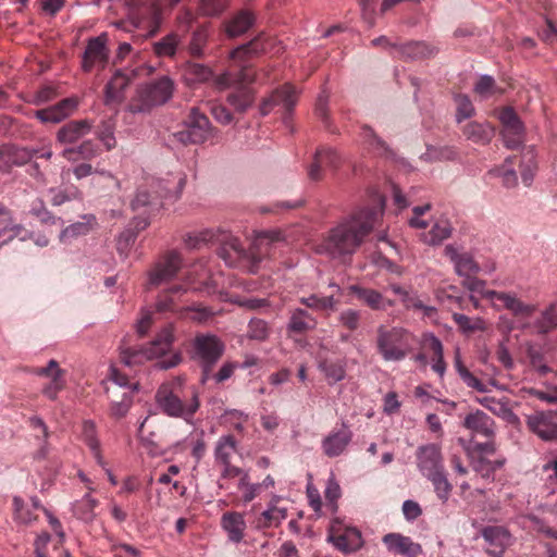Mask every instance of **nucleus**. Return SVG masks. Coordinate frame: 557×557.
Returning <instances> with one entry per match:
<instances>
[{
    "instance_id": "obj_1",
    "label": "nucleus",
    "mask_w": 557,
    "mask_h": 557,
    "mask_svg": "<svg viewBox=\"0 0 557 557\" xmlns=\"http://www.w3.org/2000/svg\"><path fill=\"white\" fill-rule=\"evenodd\" d=\"M384 200L379 197L371 207H363L345 218L317 245L315 251L333 259L352 255L383 216Z\"/></svg>"
},
{
    "instance_id": "obj_2",
    "label": "nucleus",
    "mask_w": 557,
    "mask_h": 557,
    "mask_svg": "<svg viewBox=\"0 0 557 557\" xmlns=\"http://www.w3.org/2000/svg\"><path fill=\"white\" fill-rule=\"evenodd\" d=\"M156 401L166 416L181 418L190 424L200 407L198 389L195 386H186L182 376L163 383L157 391Z\"/></svg>"
},
{
    "instance_id": "obj_3",
    "label": "nucleus",
    "mask_w": 557,
    "mask_h": 557,
    "mask_svg": "<svg viewBox=\"0 0 557 557\" xmlns=\"http://www.w3.org/2000/svg\"><path fill=\"white\" fill-rule=\"evenodd\" d=\"M281 242V233L277 231L260 232L256 234L250 250L246 251L238 238L230 237L220 248L219 256L228 267H238L243 260H250L255 267Z\"/></svg>"
},
{
    "instance_id": "obj_4",
    "label": "nucleus",
    "mask_w": 557,
    "mask_h": 557,
    "mask_svg": "<svg viewBox=\"0 0 557 557\" xmlns=\"http://www.w3.org/2000/svg\"><path fill=\"white\" fill-rule=\"evenodd\" d=\"M412 333L398 325L376 327L375 348L385 362H400L412 350Z\"/></svg>"
},
{
    "instance_id": "obj_5",
    "label": "nucleus",
    "mask_w": 557,
    "mask_h": 557,
    "mask_svg": "<svg viewBox=\"0 0 557 557\" xmlns=\"http://www.w3.org/2000/svg\"><path fill=\"white\" fill-rule=\"evenodd\" d=\"M186 184V175L183 172L170 174L168 178L151 180L149 186L153 189V195L141 186L137 189L136 196L132 201L133 209H139L149 206L156 197H174L177 198L182 194Z\"/></svg>"
},
{
    "instance_id": "obj_6",
    "label": "nucleus",
    "mask_w": 557,
    "mask_h": 557,
    "mask_svg": "<svg viewBox=\"0 0 557 557\" xmlns=\"http://www.w3.org/2000/svg\"><path fill=\"white\" fill-rule=\"evenodd\" d=\"M238 443L232 434L221 435L213 449L214 465L220 470L218 487L228 490V481L236 478L243 468L232 465V458L237 453Z\"/></svg>"
},
{
    "instance_id": "obj_7",
    "label": "nucleus",
    "mask_w": 557,
    "mask_h": 557,
    "mask_svg": "<svg viewBox=\"0 0 557 557\" xmlns=\"http://www.w3.org/2000/svg\"><path fill=\"white\" fill-rule=\"evenodd\" d=\"M174 83L169 76H162L137 89L136 101L131 103L129 111L134 113L145 112L154 106L165 103L173 94Z\"/></svg>"
},
{
    "instance_id": "obj_8",
    "label": "nucleus",
    "mask_w": 557,
    "mask_h": 557,
    "mask_svg": "<svg viewBox=\"0 0 557 557\" xmlns=\"http://www.w3.org/2000/svg\"><path fill=\"white\" fill-rule=\"evenodd\" d=\"M174 341V326L168 324L156 336V338L145 348L125 349L121 352V360L125 366L141 363L146 360L160 358L170 351Z\"/></svg>"
},
{
    "instance_id": "obj_9",
    "label": "nucleus",
    "mask_w": 557,
    "mask_h": 557,
    "mask_svg": "<svg viewBox=\"0 0 557 557\" xmlns=\"http://www.w3.org/2000/svg\"><path fill=\"white\" fill-rule=\"evenodd\" d=\"M216 131L208 117L197 108H191L185 128L173 133V138L183 145H199L215 137Z\"/></svg>"
},
{
    "instance_id": "obj_10",
    "label": "nucleus",
    "mask_w": 557,
    "mask_h": 557,
    "mask_svg": "<svg viewBox=\"0 0 557 557\" xmlns=\"http://www.w3.org/2000/svg\"><path fill=\"white\" fill-rule=\"evenodd\" d=\"M191 348V357L201 362L205 368L202 382H206L209 368L214 364L224 352V344L216 335L206 333L195 336Z\"/></svg>"
},
{
    "instance_id": "obj_11",
    "label": "nucleus",
    "mask_w": 557,
    "mask_h": 557,
    "mask_svg": "<svg viewBox=\"0 0 557 557\" xmlns=\"http://www.w3.org/2000/svg\"><path fill=\"white\" fill-rule=\"evenodd\" d=\"M182 268V256L177 251L166 252L147 272V289L169 283L176 277Z\"/></svg>"
},
{
    "instance_id": "obj_12",
    "label": "nucleus",
    "mask_w": 557,
    "mask_h": 557,
    "mask_svg": "<svg viewBox=\"0 0 557 557\" xmlns=\"http://www.w3.org/2000/svg\"><path fill=\"white\" fill-rule=\"evenodd\" d=\"M326 541L343 554H351L363 546L361 532L357 528L343 527L339 519L331 521Z\"/></svg>"
},
{
    "instance_id": "obj_13",
    "label": "nucleus",
    "mask_w": 557,
    "mask_h": 557,
    "mask_svg": "<svg viewBox=\"0 0 557 557\" xmlns=\"http://www.w3.org/2000/svg\"><path fill=\"white\" fill-rule=\"evenodd\" d=\"M107 42L108 36L106 33L88 39L82 61V67L85 72H90L96 66L106 67L109 60Z\"/></svg>"
},
{
    "instance_id": "obj_14",
    "label": "nucleus",
    "mask_w": 557,
    "mask_h": 557,
    "mask_svg": "<svg viewBox=\"0 0 557 557\" xmlns=\"http://www.w3.org/2000/svg\"><path fill=\"white\" fill-rule=\"evenodd\" d=\"M490 301L496 310H509L520 318H530L536 310L533 304L523 302L516 293L512 292H491Z\"/></svg>"
},
{
    "instance_id": "obj_15",
    "label": "nucleus",
    "mask_w": 557,
    "mask_h": 557,
    "mask_svg": "<svg viewBox=\"0 0 557 557\" xmlns=\"http://www.w3.org/2000/svg\"><path fill=\"white\" fill-rule=\"evenodd\" d=\"M33 373L48 380L41 392L50 400H55L59 393L65 387L64 371L54 359H51L46 367L36 368Z\"/></svg>"
},
{
    "instance_id": "obj_16",
    "label": "nucleus",
    "mask_w": 557,
    "mask_h": 557,
    "mask_svg": "<svg viewBox=\"0 0 557 557\" xmlns=\"http://www.w3.org/2000/svg\"><path fill=\"white\" fill-rule=\"evenodd\" d=\"M283 497L277 494H272L265 508L256 516L253 527L256 530H265L276 528L287 518V507L282 506Z\"/></svg>"
},
{
    "instance_id": "obj_17",
    "label": "nucleus",
    "mask_w": 557,
    "mask_h": 557,
    "mask_svg": "<svg viewBox=\"0 0 557 557\" xmlns=\"http://www.w3.org/2000/svg\"><path fill=\"white\" fill-rule=\"evenodd\" d=\"M503 125V138L506 147L516 149L524 141V126L511 108H506L499 113Z\"/></svg>"
},
{
    "instance_id": "obj_18",
    "label": "nucleus",
    "mask_w": 557,
    "mask_h": 557,
    "mask_svg": "<svg viewBox=\"0 0 557 557\" xmlns=\"http://www.w3.org/2000/svg\"><path fill=\"white\" fill-rule=\"evenodd\" d=\"M529 430L546 442H557V421L555 411H537L528 416Z\"/></svg>"
},
{
    "instance_id": "obj_19",
    "label": "nucleus",
    "mask_w": 557,
    "mask_h": 557,
    "mask_svg": "<svg viewBox=\"0 0 557 557\" xmlns=\"http://www.w3.org/2000/svg\"><path fill=\"white\" fill-rule=\"evenodd\" d=\"M416 457L418 470L424 478L445 470L442 451L436 444L419 446Z\"/></svg>"
},
{
    "instance_id": "obj_20",
    "label": "nucleus",
    "mask_w": 557,
    "mask_h": 557,
    "mask_svg": "<svg viewBox=\"0 0 557 557\" xmlns=\"http://www.w3.org/2000/svg\"><path fill=\"white\" fill-rule=\"evenodd\" d=\"M444 253L454 264L456 274L462 277V280L470 275H476L481 271V267L473 256L469 252L460 251L454 244L446 245Z\"/></svg>"
},
{
    "instance_id": "obj_21",
    "label": "nucleus",
    "mask_w": 557,
    "mask_h": 557,
    "mask_svg": "<svg viewBox=\"0 0 557 557\" xmlns=\"http://www.w3.org/2000/svg\"><path fill=\"white\" fill-rule=\"evenodd\" d=\"M352 440V432L346 423L342 428L330 432L321 443L323 453L330 457H338L348 447Z\"/></svg>"
},
{
    "instance_id": "obj_22",
    "label": "nucleus",
    "mask_w": 557,
    "mask_h": 557,
    "mask_svg": "<svg viewBox=\"0 0 557 557\" xmlns=\"http://www.w3.org/2000/svg\"><path fill=\"white\" fill-rule=\"evenodd\" d=\"M296 101L297 90L294 86L286 84L262 101L260 106V113L262 115L269 114L274 106H282L287 112H290L296 104Z\"/></svg>"
},
{
    "instance_id": "obj_23",
    "label": "nucleus",
    "mask_w": 557,
    "mask_h": 557,
    "mask_svg": "<svg viewBox=\"0 0 557 557\" xmlns=\"http://www.w3.org/2000/svg\"><path fill=\"white\" fill-rule=\"evenodd\" d=\"M77 108L75 98H66L54 106L37 110L35 116L42 123H60L70 116Z\"/></svg>"
},
{
    "instance_id": "obj_24",
    "label": "nucleus",
    "mask_w": 557,
    "mask_h": 557,
    "mask_svg": "<svg viewBox=\"0 0 557 557\" xmlns=\"http://www.w3.org/2000/svg\"><path fill=\"white\" fill-rule=\"evenodd\" d=\"M221 528L226 533L228 542L239 544L244 541L247 523L239 511H226L221 517Z\"/></svg>"
},
{
    "instance_id": "obj_25",
    "label": "nucleus",
    "mask_w": 557,
    "mask_h": 557,
    "mask_svg": "<svg viewBox=\"0 0 557 557\" xmlns=\"http://www.w3.org/2000/svg\"><path fill=\"white\" fill-rule=\"evenodd\" d=\"M383 543L389 552L405 557H418L422 550L419 543L400 533L384 535Z\"/></svg>"
},
{
    "instance_id": "obj_26",
    "label": "nucleus",
    "mask_w": 557,
    "mask_h": 557,
    "mask_svg": "<svg viewBox=\"0 0 557 557\" xmlns=\"http://www.w3.org/2000/svg\"><path fill=\"white\" fill-rule=\"evenodd\" d=\"M482 536L494 547V549L490 550L494 557H502L504 550L512 543L510 532L505 527L500 525H488L484 528L482 530Z\"/></svg>"
},
{
    "instance_id": "obj_27",
    "label": "nucleus",
    "mask_w": 557,
    "mask_h": 557,
    "mask_svg": "<svg viewBox=\"0 0 557 557\" xmlns=\"http://www.w3.org/2000/svg\"><path fill=\"white\" fill-rule=\"evenodd\" d=\"M129 77L122 71H116L106 86L104 103L116 107L125 98V89L129 85Z\"/></svg>"
},
{
    "instance_id": "obj_28",
    "label": "nucleus",
    "mask_w": 557,
    "mask_h": 557,
    "mask_svg": "<svg viewBox=\"0 0 557 557\" xmlns=\"http://www.w3.org/2000/svg\"><path fill=\"white\" fill-rule=\"evenodd\" d=\"M463 425L473 434L486 438H493L495 435V423L493 419L481 410L467 414L463 420Z\"/></svg>"
},
{
    "instance_id": "obj_29",
    "label": "nucleus",
    "mask_w": 557,
    "mask_h": 557,
    "mask_svg": "<svg viewBox=\"0 0 557 557\" xmlns=\"http://www.w3.org/2000/svg\"><path fill=\"white\" fill-rule=\"evenodd\" d=\"M36 152L15 146L0 147V171L8 172L14 165H23L30 160Z\"/></svg>"
},
{
    "instance_id": "obj_30",
    "label": "nucleus",
    "mask_w": 557,
    "mask_h": 557,
    "mask_svg": "<svg viewBox=\"0 0 557 557\" xmlns=\"http://www.w3.org/2000/svg\"><path fill=\"white\" fill-rule=\"evenodd\" d=\"M339 157L332 148L323 147L318 149L312 164L309 166L308 176L311 181H319L322 177L324 168H334L338 164Z\"/></svg>"
},
{
    "instance_id": "obj_31",
    "label": "nucleus",
    "mask_w": 557,
    "mask_h": 557,
    "mask_svg": "<svg viewBox=\"0 0 557 557\" xmlns=\"http://www.w3.org/2000/svg\"><path fill=\"white\" fill-rule=\"evenodd\" d=\"M91 132V124L87 120L71 121L57 133V140L62 145L74 144Z\"/></svg>"
},
{
    "instance_id": "obj_32",
    "label": "nucleus",
    "mask_w": 557,
    "mask_h": 557,
    "mask_svg": "<svg viewBox=\"0 0 557 557\" xmlns=\"http://www.w3.org/2000/svg\"><path fill=\"white\" fill-rule=\"evenodd\" d=\"M349 290L372 310H385L393 306V301L385 299L384 296L375 289L366 288L360 285H351L349 286Z\"/></svg>"
},
{
    "instance_id": "obj_33",
    "label": "nucleus",
    "mask_w": 557,
    "mask_h": 557,
    "mask_svg": "<svg viewBox=\"0 0 557 557\" xmlns=\"http://www.w3.org/2000/svg\"><path fill=\"white\" fill-rule=\"evenodd\" d=\"M143 17H136L137 21L134 23L136 27L140 26L144 23V20H147L148 26L150 28V34H154L162 23V4L159 0H146L143 2L141 8L139 9Z\"/></svg>"
},
{
    "instance_id": "obj_34",
    "label": "nucleus",
    "mask_w": 557,
    "mask_h": 557,
    "mask_svg": "<svg viewBox=\"0 0 557 557\" xmlns=\"http://www.w3.org/2000/svg\"><path fill=\"white\" fill-rule=\"evenodd\" d=\"M479 404H481L484 408L496 414L497 417L502 418L508 423H516L518 422V417L512 411V409L509 406V400L505 397L503 398H495L491 396H485L482 398L476 399Z\"/></svg>"
},
{
    "instance_id": "obj_35",
    "label": "nucleus",
    "mask_w": 557,
    "mask_h": 557,
    "mask_svg": "<svg viewBox=\"0 0 557 557\" xmlns=\"http://www.w3.org/2000/svg\"><path fill=\"white\" fill-rule=\"evenodd\" d=\"M396 53L405 59L418 60L432 57L436 53V48L424 41H411L400 46H393Z\"/></svg>"
},
{
    "instance_id": "obj_36",
    "label": "nucleus",
    "mask_w": 557,
    "mask_h": 557,
    "mask_svg": "<svg viewBox=\"0 0 557 557\" xmlns=\"http://www.w3.org/2000/svg\"><path fill=\"white\" fill-rule=\"evenodd\" d=\"M468 140L478 145H487L494 137L495 131L487 122H470L462 127Z\"/></svg>"
},
{
    "instance_id": "obj_37",
    "label": "nucleus",
    "mask_w": 557,
    "mask_h": 557,
    "mask_svg": "<svg viewBox=\"0 0 557 557\" xmlns=\"http://www.w3.org/2000/svg\"><path fill=\"white\" fill-rule=\"evenodd\" d=\"M82 438L84 443L88 446L90 449L94 458L96 459V462L104 468L107 466L104 458L101 454V447H100V441L97 435L96 425L92 421L86 420L83 422L82 425Z\"/></svg>"
},
{
    "instance_id": "obj_38",
    "label": "nucleus",
    "mask_w": 557,
    "mask_h": 557,
    "mask_svg": "<svg viewBox=\"0 0 557 557\" xmlns=\"http://www.w3.org/2000/svg\"><path fill=\"white\" fill-rule=\"evenodd\" d=\"M255 15L248 10L239 11L225 26L228 37H238L245 34L255 23Z\"/></svg>"
},
{
    "instance_id": "obj_39",
    "label": "nucleus",
    "mask_w": 557,
    "mask_h": 557,
    "mask_svg": "<svg viewBox=\"0 0 557 557\" xmlns=\"http://www.w3.org/2000/svg\"><path fill=\"white\" fill-rule=\"evenodd\" d=\"M532 327L539 334H545L557 326V306L549 305L540 315L531 323L525 325Z\"/></svg>"
},
{
    "instance_id": "obj_40",
    "label": "nucleus",
    "mask_w": 557,
    "mask_h": 557,
    "mask_svg": "<svg viewBox=\"0 0 557 557\" xmlns=\"http://www.w3.org/2000/svg\"><path fill=\"white\" fill-rule=\"evenodd\" d=\"M360 137L362 143L375 154L386 158L393 156L386 143L381 139L371 127L367 125L362 126Z\"/></svg>"
},
{
    "instance_id": "obj_41",
    "label": "nucleus",
    "mask_w": 557,
    "mask_h": 557,
    "mask_svg": "<svg viewBox=\"0 0 557 557\" xmlns=\"http://www.w3.org/2000/svg\"><path fill=\"white\" fill-rule=\"evenodd\" d=\"M454 367L462 380V382L470 388H473L481 393H486L487 388L484 383H482L475 375H473L463 364L461 360L460 349L457 347L455 350L454 357Z\"/></svg>"
},
{
    "instance_id": "obj_42",
    "label": "nucleus",
    "mask_w": 557,
    "mask_h": 557,
    "mask_svg": "<svg viewBox=\"0 0 557 557\" xmlns=\"http://www.w3.org/2000/svg\"><path fill=\"white\" fill-rule=\"evenodd\" d=\"M97 505L98 500L91 497L90 494H86L79 500L73 503L72 510L77 519L90 523L96 518L95 509Z\"/></svg>"
},
{
    "instance_id": "obj_43",
    "label": "nucleus",
    "mask_w": 557,
    "mask_h": 557,
    "mask_svg": "<svg viewBox=\"0 0 557 557\" xmlns=\"http://www.w3.org/2000/svg\"><path fill=\"white\" fill-rule=\"evenodd\" d=\"M238 478L237 488L242 492L240 500L244 505L251 503L261 492V485L250 481L249 471L242 469Z\"/></svg>"
},
{
    "instance_id": "obj_44",
    "label": "nucleus",
    "mask_w": 557,
    "mask_h": 557,
    "mask_svg": "<svg viewBox=\"0 0 557 557\" xmlns=\"http://www.w3.org/2000/svg\"><path fill=\"white\" fill-rule=\"evenodd\" d=\"M319 370L324 374L329 384H335L345 379L346 362L339 359H326L319 363Z\"/></svg>"
},
{
    "instance_id": "obj_45",
    "label": "nucleus",
    "mask_w": 557,
    "mask_h": 557,
    "mask_svg": "<svg viewBox=\"0 0 557 557\" xmlns=\"http://www.w3.org/2000/svg\"><path fill=\"white\" fill-rule=\"evenodd\" d=\"M98 154V146L91 140H85L77 147L65 148L62 156L70 162H77L81 159L89 160Z\"/></svg>"
},
{
    "instance_id": "obj_46",
    "label": "nucleus",
    "mask_w": 557,
    "mask_h": 557,
    "mask_svg": "<svg viewBox=\"0 0 557 557\" xmlns=\"http://www.w3.org/2000/svg\"><path fill=\"white\" fill-rule=\"evenodd\" d=\"M317 326V321L306 310L297 308L292 312L288 330L294 333H304L313 330Z\"/></svg>"
},
{
    "instance_id": "obj_47",
    "label": "nucleus",
    "mask_w": 557,
    "mask_h": 557,
    "mask_svg": "<svg viewBox=\"0 0 557 557\" xmlns=\"http://www.w3.org/2000/svg\"><path fill=\"white\" fill-rule=\"evenodd\" d=\"M253 79L255 78H253L252 73L249 70L243 67L238 72L236 78H235L234 74L230 71L222 73L214 79V85L218 89L222 90V89H226V88L233 86L235 83H238V84L251 83V82H253Z\"/></svg>"
},
{
    "instance_id": "obj_48",
    "label": "nucleus",
    "mask_w": 557,
    "mask_h": 557,
    "mask_svg": "<svg viewBox=\"0 0 557 557\" xmlns=\"http://www.w3.org/2000/svg\"><path fill=\"white\" fill-rule=\"evenodd\" d=\"M86 221L75 222L60 233V240L62 243H69L79 236L86 235L91 230V222L95 221L92 215L84 216Z\"/></svg>"
},
{
    "instance_id": "obj_49",
    "label": "nucleus",
    "mask_w": 557,
    "mask_h": 557,
    "mask_svg": "<svg viewBox=\"0 0 557 557\" xmlns=\"http://www.w3.org/2000/svg\"><path fill=\"white\" fill-rule=\"evenodd\" d=\"M426 479L432 483L437 498L443 504H446L453 491V485L449 483L445 470L435 472L434 474L426 476Z\"/></svg>"
},
{
    "instance_id": "obj_50",
    "label": "nucleus",
    "mask_w": 557,
    "mask_h": 557,
    "mask_svg": "<svg viewBox=\"0 0 557 557\" xmlns=\"http://www.w3.org/2000/svg\"><path fill=\"white\" fill-rule=\"evenodd\" d=\"M457 151L450 146H428L425 152L421 154V159L425 162H442L454 160Z\"/></svg>"
},
{
    "instance_id": "obj_51",
    "label": "nucleus",
    "mask_w": 557,
    "mask_h": 557,
    "mask_svg": "<svg viewBox=\"0 0 557 557\" xmlns=\"http://www.w3.org/2000/svg\"><path fill=\"white\" fill-rule=\"evenodd\" d=\"M227 102L239 112L246 111L253 102V95L250 88L239 86L227 96Z\"/></svg>"
},
{
    "instance_id": "obj_52",
    "label": "nucleus",
    "mask_w": 557,
    "mask_h": 557,
    "mask_svg": "<svg viewBox=\"0 0 557 557\" xmlns=\"http://www.w3.org/2000/svg\"><path fill=\"white\" fill-rule=\"evenodd\" d=\"M187 287L185 285L176 284L163 290L156 301V309L159 312L172 311L174 307V296L185 293Z\"/></svg>"
},
{
    "instance_id": "obj_53",
    "label": "nucleus",
    "mask_w": 557,
    "mask_h": 557,
    "mask_svg": "<svg viewBox=\"0 0 557 557\" xmlns=\"http://www.w3.org/2000/svg\"><path fill=\"white\" fill-rule=\"evenodd\" d=\"M505 465V459L488 460L483 456L473 459L472 468L484 479H493L497 469Z\"/></svg>"
},
{
    "instance_id": "obj_54",
    "label": "nucleus",
    "mask_w": 557,
    "mask_h": 557,
    "mask_svg": "<svg viewBox=\"0 0 557 557\" xmlns=\"http://www.w3.org/2000/svg\"><path fill=\"white\" fill-rule=\"evenodd\" d=\"M34 510L20 496L13 497V519L20 524H30L36 520Z\"/></svg>"
},
{
    "instance_id": "obj_55",
    "label": "nucleus",
    "mask_w": 557,
    "mask_h": 557,
    "mask_svg": "<svg viewBox=\"0 0 557 557\" xmlns=\"http://www.w3.org/2000/svg\"><path fill=\"white\" fill-rule=\"evenodd\" d=\"M453 227L448 220H437L426 237V243L430 245H438L451 235Z\"/></svg>"
},
{
    "instance_id": "obj_56",
    "label": "nucleus",
    "mask_w": 557,
    "mask_h": 557,
    "mask_svg": "<svg viewBox=\"0 0 557 557\" xmlns=\"http://www.w3.org/2000/svg\"><path fill=\"white\" fill-rule=\"evenodd\" d=\"M185 79L190 83H201L208 81L212 76L209 67L199 63H187L184 69Z\"/></svg>"
},
{
    "instance_id": "obj_57",
    "label": "nucleus",
    "mask_w": 557,
    "mask_h": 557,
    "mask_svg": "<svg viewBox=\"0 0 557 557\" xmlns=\"http://www.w3.org/2000/svg\"><path fill=\"white\" fill-rule=\"evenodd\" d=\"M453 320L465 333H472L475 331H485L486 323L482 318H469L463 313H453Z\"/></svg>"
},
{
    "instance_id": "obj_58",
    "label": "nucleus",
    "mask_w": 557,
    "mask_h": 557,
    "mask_svg": "<svg viewBox=\"0 0 557 557\" xmlns=\"http://www.w3.org/2000/svg\"><path fill=\"white\" fill-rule=\"evenodd\" d=\"M209 271L205 269L202 263L195 264L190 271L186 274V281L188 284L193 285L199 283L201 286H194L195 290H207L210 293L209 285Z\"/></svg>"
},
{
    "instance_id": "obj_59",
    "label": "nucleus",
    "mask_w": 557,
    "mask_h": 557,
    "mask_svg": "<svg viewBox=\"0 0 557 557\" xmlns=\"http://www.w3.org/2000/svg\"><path fill=\"white\" fill-rule=\"evenodd\" d=\"M180 42L181 37L177 34L171 33L161 40L154 42L153 50L159 57H173Z\"/></svg>"
},
{
    "instance_id": "obj_60",
    "label": "nucleus",
    "mask_w": 557,
    "mask_h": 557,
    "mask_svg": "<svg viewBox=\"0 0 557 557\" xmlns=\"http://www.w3.org/2000/svg\"><path fill=\"white\" fill-rule=\"evenodd\" d=\"M527 356L531 366L541 374L549 372V368L545 363L544 349L540 345L529 344L527 347Z\"/></svg>"
},
{
    "instance_id": "obj_61",
    "label": "nucleus",
    "mask_w": 557,
    "mask_h": 557,
    "mask_svg": "<svg viewBox=\"0 0 557 557\" xmlns=\"http://www.w3.org/2000/svg\"><path fill=\"white\" fill-rule=\"evenodd\" d=\"M137 232L126 228L120 233L116 239V250L122 259H126L135 244Z\"/></svg>"
},
{
    "instance_id": "obj_62",
    "label": "nucleus",
    "mask_w": 557,
    "mask_h": 557,
    "mask_svg": "<svg viewBox=\"0 0 557 557\" xmlns=\"http://www.w3.org/2000/svg\"><path fill=\"white\" fill-rule=\"evenodd\" d=\"M507 163H511L510 158L505 160V164L494 168L490 171V174L500 177L503 185L506 188H512L518 183L517 173L513 169L507 165Z\"/></svg>"
},
{
    "instance_id": "obj_63",
    "label": "nucleus",
    "mask_w": 557,
    "mask_h": 557,
    "mask_svg": "<svg viewBox=\"0 0 557 557\" xmlns=\"http://www.w3.org/2000/svg\"><path fill=\"white\" fill-rule=\"evenodd\" d=\"M456 103V121L457 123H461L462 121L470 119L474 115V107L467 95H456L455 96Z\"/></svg>"
},
{
    "instance_id": "obj_64",
    "label": "nucleus",
    "mask_w": 557,
    "mask_h": 557,
    "mask_svg": "<svg viewBox=\"0 0 557 557\" xmlns=\"http://www.w3.org/2000/svg\"><path fill=\"white\" fill-rule=\"evenodd\" d=\"M133 398L129 392H123L121 399H111L110 413L115 419L125 417L132 406Z\"/></svg>"
}]
</instances>
